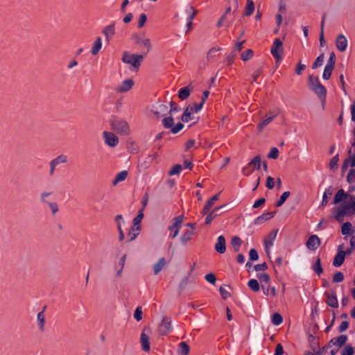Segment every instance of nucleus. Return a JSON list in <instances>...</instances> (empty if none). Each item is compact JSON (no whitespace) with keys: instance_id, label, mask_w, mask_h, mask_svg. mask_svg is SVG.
<instances>
[{"instance_id":"nucleus-12","label":"nucleus","mask_w":355,"mask_h":355,"mask_svg":"<svg viewBox=\"0 0 355 355\" xmlns=\"http://www.w3.org/2000/svg\"><path fill=\"white\" fill-rule=\"evenodd\" d=\"M105 143L110 147L114 148L119 144L118 137L112 132L105 131L103 132Z\"/></svg>"},{"instance_id":"nucleus-5","label":"nucleus","mask_w":355,"mask_h":355,"mask_svg":"<svg viewBox=\"0 0 355 355\" xmlns=\"http://www.w3.org/2000/svg\"><path fill=\"white\" fill-rule=\"evenodd\" d=\"M112 129L118 134L122 135H128L130 132L128 123L123 119H113L110 121Z\"/></svg>"},{"instance_id":"nucleus-8","label":"nucleus","mask_w":355,"mask_h":355,"mask_svg":"<svg viewBox=\"0 0 355 355\" xmlns=\"http://www.w3.org/2000/svg\"><path fill=\"white\" fill-rule=\"evenodd\" d=\"M183 218L182 215L174 218L173 224L168 227V230L172 232L169 236L171 238L174 239L178 235Z\"/></svg>"},{"instance_id":"nucleus-3","label":"nucleus","mask_w":355,"mask_h":355,"mask_svg":"<svg viewBox=\"0 0 355 355\" xmlns=\"http://www.w3.org/2000/svg\"><path fill=\"white\" fill-rule=\"evenodd\" d=\"M144 59V55L130 53L127 51L123 53L122 62L130 65L132 68L137 71L141 65V62Z\"/></svg>"},{"instance_id":"nucleus-11","label":"nucleus","mask_w":355,"mask_h":355,"mask_svg":"<svg viewBox=\"0 0 355 355\" xmlns=\"http://www.w3.org/2000/svg\"><path fill=\"white\" fill-rule=\"evenodd\" d=\"M151 112L157 118L164 116L168 112V107L166 105L156 103L153 105Z\"/></svg>"},{"instance_id":"nucleus-28","label":"nucleus","mask_w":355,"mask_h":355,"mask_svg":"<svg viewBox=\"0 0 355 355\" xmlns=\"http://www.w3.org/2000/svg\"><path fill=\"white\" fill-rule=\"evenodd\" d=\"M219 194H216L211 198H210L206 203L204 209H203V214H206L209 212L211 208L213 207L214 203L218 200Z\"/></svg>"},{"instance_id":"nucleus-61","label":"nucleus","mask_w":355,"mask_h":355,"mask_svg":"<svg viewBox=\"0 0 355 355\" xmlns=\"http://www.w3.org/2000/svg\"><path fill=\"white\" fill-rule=\"evenodd\" d=\"M249 257L251 261H257L259 259L257 251L255 249H251L249 252Z\"/></svg>"},{"instance_id":"nucleus-63","label":"nucleus","mask_w":355,"mask_h":355,"mask_svg":"<svg viewBox=\"0 0 355 355\" xmlns=\"http://www.w3.org/2000/svg\"><path fill=\"white\" fill-rule=\"evenodd\" d=\"M266 186L269 189H273L274 187H275L274 178L270 177V176H268L267 178V180H266Z\"/></svg>"},{"instance_id":"nucleus-59","label":"nucleus","mask_w":355,"mask_h":355,"mask_svg":"<svg viewBox=\"0 0 355 355\" xmlns=\"http://www.w3.org/2000/svg\"><path fill=\"white\" fill-rule=\"evenodd\" d=\"M147 20V17L145 14H141L139 15V21H138V28H142L146 24Z\"/></svg>"},{"instance_id":"nucleus-19","label":"nucleus","mask_w":355,"mask_h":355,"mask_svg":"<svg viewBox=\"0 0 355 355\" xmlns=\"http://www.w3.org/2000/svg\"><path fill=\"white\" fill-rule=\"evenodd\" d=\"M277 230L271 232L264 239V245L266 252L268 254V249L272 246L273 241L275 239L277 234Z\"/></svg>"},{"instance_id":"nucleus-57","label":"nucleus","mask_w":355,"mask_h":355,"mask_svg":"<svg viewBox=\"0 0 355 355\" xmlns=\"http://www.w3.org/2000/svg\"><path fill=\"white\" fill-rule=\"evenodd\" d=\"M355 180V169H350L347 176V181L349 183H352Z\"/></svg>"},{"instance_id":"nucleus-29","label":"nucleus","mask_w":355,"mask_h":355,"mask_svg":"<svg viewBox=\"0 0 355 355\" xmlns=\"http://www.w3.org/2000/svg\"><path fill=\"white\" fill-rule=\"evenodd\" d=\"M194 234L195 232L194 230H193V229L186 230L180 237V240L182 244L186 245L187 242L191 240V237L193 236V235H194Z\"/></svg>"},{"instance_id":"nucleus-30","label":"nucleus","mask_w":355,"mask_h":355,"mask_svg":"<svg viewBox=\"0 0 355 355\" xmlns=\"http://www.w3.org/2000/svg\"><path fill=\"white\" fill-rule=\"evenodd\" d=\"M334 188L332 187H329L327 189L322 196V200L321 202L322 207H325L328 203V198L333 194Z\"/></svg>"},{"instance_id":"nucleus-32","label":"nucleus","mask_w":355,"mask_h":355,"mask_svg":"<svg viewBox=\"0 0 355 355\" xmlns=\"http://www.w3.org/2000/svg\"><path fill=\"white\" fill-rule=\"evenodd\" d=\"M189 346L186 342H181L179 344L178 353L180 355H189Z\"/></svg>"},{"instance_id":"nucleus-46","label":"nucleus","mask_w":355,"mask_h":355,"mask_svg":"<svg viewBox=\"0 0 355 355\" xmlns=\"http://www.w3.org/2000/svg\"><path fill=\"white\" fill-rule=\"evenodd\" d=\"M291 193L289 191L284 192L280 196L279 200L277 202L276 206L281 207L290 196Z\"/></svg>"},{"instance_id":"nucleus-64","label":"nucleus","mask_w":355,"mask_h":355,"mask_svg":"<svg viewBox=\"0 0 355 355\" xmlns=\"http://www.w3.org/2000/svg\"><path fill=\"white\" fill-rule=\"evenodd\" d=\"M220 293L224 300H226L230 296V293L223 287L220 286L219 288Z\"/></svg>"},{"instance_id":"nucleus-43","label":"nucleus","mask_w":355,"mask_h":355,"mask_svg":"<svg viewBox=\"0 0 355 355\" xmlns=\"http://www.w3.org/2000/svg\"><path fill=\"white\" fill-rule=\"evenodd\" d=\"M313 270L320 275L323 272V268L321 265L320 259L317 257L315 264L313 266Z\"/></svg>"},{"instance_id":"nucleus-1","label":"nucleus","mask_w":355,"mask_h":355,"mask_svg":"<svg viewBox=\"0 0 355 355\" xmlns=\"http://www.w3.org/2000/svg\"><path fill=\"white\" fill-rule=\"evenodd\" d=\"M336 220L341 223L345 216H351L355 213V196H350L347 202L341 203L334 211Z\"/></svg>"},{"instance_id":"nucleus-60","label":"nucleus","mask_w":355,"mask_h":355,"mask_svg":"<svg viewBox=\"0 0 355 355\" xmlns=\"http://www.w3.org/2000/svg\"><path fill=\"white\" fill-rule=\"evenodd\" d=\"M335 62H336V56H335L334 53L331 52L330 54V56L329 58V60L327 61V64L326 65L334 68Z\"/></svg>"},{"instance_id":"nucleus-56","label":"nucleus","mask_w":355,"mask_h":355,"mask_svg":"<svg viewBox=\"0 0 355 355\" xmlns=\"http://www.w3.org/2000/svg\"><path fill=\"white\" fill-rule=\"evenodd\" d=\"M182 169V166L180 164L175 165L173 168L168 172L169 175H174L178 174Z\"/></svg>"},{"instance_id":"nucleus-10","label":"nucleus","mask_w":355,"mask_h":355,"mask_svg":"<svg viewBox=\"0 0 355 355\" xmlns=\"http://www.w3.org/2000/svg\"><path fill=\"white\" fill-rule=\"evenodd\" d=\"M132 38L137 44L142 46L146 49V53H145V55H146L147 53H148L150 51L152 45L150 39L142 38L137 34H134L132 36Z\"/></svg>"},{"instance_id":"nucleus-7","label":"nucleus","mask_w":355,"mask_h":355,"mask_svg":"<svg viewBox=\"0 0 355 355\" xmlns=\"http://www.w3.org/2000/svg\"><path fill=\"white\" fill-rule=\"evenodd\" d=\"M270 53L275 58L277 63H278L282 60L283 53V44L279 38H276L274 40L272 46L270 49Z\"/></svg>"},{"instance_id":"nucleus-44","label":"nucleus","mask_w":355,"mask_h":355,"mask_svg":"<svg viewBox=\"0 0 355 355\" xmlns=\"http://www.w3.org/2000/svg\"><path fill=\"white\" fill-rule=\"evenodd\" d=\"M282 322H283V318L279 313H275L272 315V322L273 324L277 326V325H279L280 324H282Z\"/></svg>"},{"instance_id":"nucleus-40","label":"nucleus","mask_w":355,"mask_h":355,"mask_svg":"<svg viewBox=\"0 0 355 355\" xmlns=\"http://www.w3.org/2000/svg\"><path fill=\"white\" fill-rule=\"evenodd\" d=\"M248 286L254 292H258L260 290L259 284L255 279H250L248 283Z\"/></svg>"},{"instance_id":"nucleus-15","label":"nucleus","mask_w":355,"mask_h":355,"mask_svg":"<svg viewBox=\"0 0 355 355\" xmlns=\"http://www.w3.org/2000/svg\"><path fill=\"white\" fill-rule=\"evenodd\" d=\"M320 245V240L317 235H311L306 243V246L311 250H315Z\"/></svg>"},{"instance_id":"nucleus-36","label":"nucleus","mask_w":355,"mask_h":355,"mask_svg":"<svg viewBox=\"0 0 355 355\" xmlns=\"http://www.w3.org/2000/svg\"><path fill=\"white\" fill-rule=\"evenodd\" d=\"M190 93L191 89L189 88V87H182L179 90L178 97L181 100H185L189 96Z\"/></svg>"},{"instance_id":"nucleus-51","label":"nucleus","mask_w":355,"mask_h":355,"mask_svg":"<svg viewBox=\"0 0 355 355\" xmlns=\"http://www.w3.org/2000/svg\"><path fill=\"white\" fill-rule=\"evenodd\" d=\"M338 160H339L338 154L336 155L334 157H333L331 159V160L329 162V167L331 170L337 168Z\"/></svg>"},{"instance_id":"nucleus-20","label":"nucleus","mask_w":355,"mask_h":355,"mask_svg":"<svg viewBox=\"0 0 355 355\" xmlns=\"http://www.w3.org/2000/svg\"><path fill=\"white\" fill-rule=\"evenodd\" d=\"M225 205L217 207L214 208L206 217L205 223L210 224L211 221L216 218L218 216L221 214L220 210L225 207Z\"/></svg>"},{"instance_id":"nucleus-37","label":"nucleus","mask_w":355,"mask_h":355,"mask_svg":"<svg viewBox=\"0 0 355 355\" xmlns=\"http://www.w3.org/2000/svg\"><path fill=\"white\" fill-rule=\"evenodd\" d=\"M272 120V116H266V118L257 125V130L261 132Z\"/></svg>"},{"instance_id":"nucleus-45","label":"nucleus","mask_w":355,"mask_h":355,"mask_svg":"<svg viewBox=\"0 0 355 355\" xmlns=\"http://www.w3.org/2000/svg\"><path fill=\"white\" fill-rule=\"evenodd\" d=\"M334 68L326 65L323 71L322 78L324 80H329L331 78L332 71Z\"/></svg>"},{"instance_id":"nucleus-54","label":"nucleus","mask_w":355,"mask_h":355,"mask_svg":"<svg viewBox=\"0 0 355 355\" xmlns=\"http://www.w3.org/2000/svg\"><path fill=\"white\" fill-rule=\"evenodd\" d=\"M51 161H53L56 165H58L61 163H66L67 162V159L66 156L61 155L52 159Z\"/></svg>"},{"instance_id":"nucleus-16","label":"nucleus","mask_w":355,"mask_h":355,"mask_svg":"<svg viewBox=\"0 0 355 355\" xmlns=\"http://www.w3.org/2000/svg\"><path fill=\"white\" fill-rule=\"evenodd\" d=\"M336 45L340 51H345L347 47V40L346 37L343 34L338 35L336 38Z\"/></svg>"},{"instance_id":"nucleus-6","label":"nucleus","mask_w":355,"mask_h":355,"mask_svg":"<svg viewBox=\"0 0 355 355\" xmlns=\"http://www.w3.org/2000/svg\"><path fill=\"white\" fill-rule=\"evenodd\" d=\"M261 166V157L260 155L255 156L248 164L242 168V173L245 175H249L253 170L260 169Z\"/></svg>"},{"instance_id":"nucleus-9","label":"nucleus","mask_w":355,"mask_h":355,"mask_svg":"<svg viewBox=\"0 0 355 355\" xmlns=\"http://www.w3.org/2000/svg\"><path fill=\"white\" fill-rule=\"evenodd\" d=\"M172 330L171 320L168 317H163L158 327V332L161 336L167 335Z\"/></svg>"},{"instance_id":"nucleus-53","label":"nucleus","mask_w":355,"mask_h":355,"mask_svg":"<svg viewBox=\"0 0 355 355\" xmlns=\"http://www.w3.org/2000/svg\"><path fill=\"white\" fill-rule=\"evenodd\" d=\"M279 156V150L276 147H272L270 149V153L268 155V157L270 159H277Z\"/></svg>"},{"instance_id":"nucleus-4","label":"nucleus","mask_w":355,"mask_h":355,"mask_svg":"<svg viewBox=\"0 0 355 355\" xmlns=\"http://www.w3.org/2000/svg\"><path fill=\"white\" fill-rule=\"evenodd\" d=\"M349 243H350V244H352V249H347L346 251L343 250V245H340L338 246V252L337 254L335 256L334 261H333V265L335 267L340 266L345 261V256L347 254H351L352 252V251L354 250V248H355V236H353L350 239Z\"/></svg>"},{"instance_id":"nucleus-24","label":"nucleus","mask_w":355,"mask_h":355,"mask_svg":"<svg viewBox=\"0 0 355 355\" xmlns=\"http://www.w3.org/2000/svg\"><path fill=\"white\" fill-rule=\"evenodd\" d=\"M276 211L274 212H267L264 213L262 215L259 216L255 219L254 223L255 224H261L263 222L272 218L274 217Z\"/></svg>"},{"instance_id":"nucleus-52","label":"nucleus","mask_w":355,"mask_h":355,"mask_svg":"<svg viewBox=\"0 0 355 355\" xmlns=\"http://www.w3.org/2000/svg\"><path fill=\"white\" fill-rule=\"evenodd\" d=\"M344 279V275L341 272H337L334 275L333 282L334 283H339L343 282Z\"/></svg>"},{"instance_id":"nucleus-48","label":"nucleus","mask_w":355,"mask_h":355,"mask_svg":"<svg viewBox=\"0 0 355 355\" xmlns=\"http://www.w3.org/2000/svg\"><path fill=\"white\" fill-rule=\"evenodd\" d=\"M253 51L252 49H247L241 54V59L243 61H247L251 59L253 56Z\"/></svg>"},{"instance_id":"nucleus-35","label":"nucleus","mask_w":355,"mask_h":355,"mask_svg":"<svg viewBox=\"0 0 355 355\" xmlns=\"http://www.w3.org/2000/svg\"><path fill=\"white\" fill-rule=\"evenodd\" d=\"M128 176V171H122L120 173H119L115 179L112 182L113 185H116L119 182L123 181L126 179Z\"/></svg>"},{"instance_id":"nucleus-27","label":"nucleus","mask_w":355,"mask_h":355,"mask_svg":"<svg viewBox=\"0 0 355 355\" xmlns=\"http://www.w3.org/2000/svg\"><path fill=\"white\" fill-rule=\"evenodd\" d=\"M141 344L142 349L144 352H148L150 350L149 337L144 332L141 334Z\"/></svg>"},{"instance_id":"nucleus-41","label":"nucleus","mask_w":355,"mask_h":355,"mask_svg":"<svg viewBox=\"0 0 355 355\" xmlns=\"http://www.w3.org/2000/svg\"><path fill=\"white\" fill-rule=\"evenodd\" d=\"M140 231V227H133L131 231L129 232L128 236L129 237L128 241H132L137 238Z\"/></svg>"},{"instance_id":"nucleus-18","label":"nucleus","mask_w":355,"mask_h":355,"mask_svg":"<svg viewBox=\"0 0 355 355\" xmlns=\"http://www.w3.org/2000/svg\"><path fill=\"white\" fill-rule=\"evenodd\" d=\"M134 85V81L132 79H127L122 82L116 89L119 93H125L130 90Z\"/></svg>"},{"instance_id":"nucleus-22","label":"nucleus","mask_w":355,"mask_h":355,"mask_svg":"<svg viewBox=\"0 0 355 355\" xmlns=\"http://www.w3.org/2000/svg\"><path fill=\"white\" fill-rule=\"evenodd\" d=\"M355 232L350 222H345L341 227V233L343 235L347 236L354 234Z\"/></svg>"},{"instance_id":"nucleus-23","label":"nucleus","mask_w":355,"mask_h":355,"mask_svg":"<svg viewBox=\"0 0 355 355\" xmlns=\"http://www.w3.org/2000/svg\"><path fill=\"white\" fill-rule=\"evenodd\" d=\"M168 264L165 258L162 257L159 259L157 263L153 266L154 274L157 275L165 266Z\"/></svg>"},{"instance_id":"nucleus-49","label":"nucleus","mask_w":355,"mask_h":355,"mask_svg":"<svg viewBox=\"0 0 355 355\" xmlns=\"http://www.w3.org/2000/svg\"><path fill=\"white\" fill-rule=\"evenodd\" d=\"M144 208L139 210L138 215L134 218L133 223L135 227H138L141 220L144 218L143 214Z\"/></svg>"},{"instance_id":"nucleus-47","label":"nucleus","mask_w":355,"mask_h":355,"mask_svg":"<svg viewBox=\"0 0 355 355\" xmlns=\"http://www.w3.org/2000/svg\"><path fill=\"white\" fill-rule=\"evenodd\" d=\"M323 62H324V54L322 53L315 60L314 63L312 65V69H317V68L321 67L323 64Z\"/></svg>"},{"instance_id":"nucleus-25","label":"nucleus","mask_w":355,"mask_h":355,"mask_svg":"<svg viewBox=\"0 0 355 355\" xmlns=\"http://www.w3.org/2000/svg\"><path fill=\"white\" fill-rule=\"evenodd\" d=\"M327 304L331 307L337 308L338 306V302L335 293L327 294Z\"/></svg>"},{"instance_id":"nucleus-38","label":"nucleus","mask_w":355,"mask_h":355,"mask_svg":"<svg viewBox=\"0 0 355 355\" xmlns=\"http://www.w3.org/2000/svg\"><path fill=\"white\" fill-rule=\"evenodd\" d=\"M254 10V5L252 0H247V4L245 8V15L250 16Z\"/></svg>"},{"instance_id":"nucleus-50","label":"nucleus","mask_w":355,"mask_h":355,"mask_svg":"<svg viewBox=\"0 0 355 355\" xmlns=\"http://www.w3.org/2000/svg\"><path fill=\"white\" fill-rule=\"evenodd\" d=\"M134 318L137 321H140L143 318V311L141 306H138L134 313Z\"/></svg>"},{"instance_id":"nucleus-26","label":"nucleus","mask_w":355,"mask_h":355,"mask_svg":"<svg viewBox=\"0 0 355 355\" xmlns=\"http://www.w3.org/2000/svg\"><path fill=\"white\" fill-rule=\"evenodd\" d=\"M194 110V107L191 106H188L186 110H184L182 116V121L183 122H188L191 120H192L193 118L191 116V114Z\"/></svg>"},{"instance_id":"nucleus-33","label":"nucleus","mask_w":355,"mask_h":355,"mask_svg":"<svg viewBox=\"0 0 355 355\" xmlns=\"http://www.w3.org/2000/svg\"><path fill=\"white\" fill-rule=\"evenodd\" d=\"M103 33L105 35L106 39L107 40H109L110 38L111 37H112L114 35V33H115L114 24H110V25L106 26L103 30Z\"/></svg>"},{"instance_id":"nucleus-17","label":"nucleus","mask_w":355,"mask_h":355,"mask_svg":"<svg viewBox=\"0 0 355 355\" xmlns=\"http://www.w3.org/2000/svg\"><path fill=\"white\" fill-rule=\"evenodd\" d=\"M350 196H354L349 194L348 193H346L343 189H341L338 190V191L334 196L333 203L334 205L339 204L340 202H343L345 199L349 200Z\"/></svg>"},{"instance_id":"nucleus-2","label":"nucleus","mask_w":355,"mask_h":355,"mask_svg":"<svg viewBox=\"0 0 355 355\" xmlns=\"http://www.w3.org/2000/svg\"><path fill=\"white\" fill-rule=\"evenodd\" d=\"M309 86L321 101H324L325 100L327 91L325 87L320 83L318 77L310 75L309 76Z\"/></svg>"},{"instance_id":"nucleus-55","label":"nucleus","mask_w":355,"mask_h":355,"mask_svg":"<svg viewBox=\"0 0 355 355\" xmlns=\"http://www.w3.org/2000/svg\"><path fill=\"white\" fill-rule=\"evenodd\" d=\"M354 353V348L350 346H346L342 351V355H353Z\"/></svg>"},{"instance_id":"nucleus-39","label":"nucleus","mask_w":355,"mask_h":355,"mask_svg":"<svg viewBox=\"0 0 355 355\" xmlns=\"http://www.w3.org/2000/svg\"><path fill=\"white\" fill-rule=\"evenodd\" d=\"M162 123L165 128L171 129L174 125V120L172 116L164 117L162 119Z\"/></svg>"},{"instance_id":"nucleus-31","label":"nucleus","mask_w":355,"mask_h":355,"mask_svg":"<svg viewBox=\"0 0 355 355\" xmlns=\"http://www.w3.org/2000/svg\"><path fill=\"white\" fill-rule=\"evenodd\" d=\"M102 48V41L100 37H98L95 40L93 46L91 50V53L92 55H96L98 53L100 50Z\"/></svg>"},{"instance_id":"nucleus-34","label":"nucleus","mask_w":355,"mask_h":355,"mask_svg":"<svg viewBox=\"0 0 355 355\" xmlns=\"http://www.w3.org/2000/svg\"><path fill=\"white\" fill-rule=\"evenodd\" d=\"M37 321L38 322L39 329L41 331H44L45 324V316L44 311H40L37 313Z\"/></svg>"},{"instance_id":"nucleus-14","label":"nucleus","mask_w":355,"mask_h":355,"mask_svg":"<svg viewBox=\"0 0 355 355\" xmlns=\"http://www.w3.org/2000/svg\"><path fill=\"white\" fill-rule=\"evenodd\" d=\"M347 338V336L345 334L334 338L329 341L328 347H331L332 345H336L339 349L346 343Z\"/></svg>"},{"instance_id":"nucleus-58","label":"nucleus","mask_w":355,"mask_h":355,"mask_svg":"<svg viewBox=\"0 0 355 355\" xmlns=\"http://www.w3.org/2000/svg\"><path fill=\"white\" fill-rule=\"evenodd\" d=\"M205 279L211 284H215L216 277L214 273H208L205 277Z\"/></svg>"},{"instance_id":"nucleus-42","label":"nucleus","mask_w":355,"mask_h":355,"mask_svg":"<svg viewBox=\"0 0 355 355\" xmlns=\"http://www.w3.org/2000/svg\"><path fill=\"white\" fill-rule=\"evenodd\" d=\"M231 244L234 248V251L238 252L241 244V240L239 237L234 236L232 238Z\"/></svg>"},{"instance_id":"nucleus-21","label":"nucleus","mask_w":355,"mask_h":355,"mask_svg":"<svg viewBox=\"0 0 355 355\" xmlns=\"http://www.w3.org/2000/svg\"><path fill=\"white\" fill-rule=\"evenodd\" d=\"M215 250L220 254H223L226 251L225 239L223 236H219L215 245Z\"/></svg>"},{"instance_id":"nucleus-13","label":"nucleus","mask_w":355,"mask_h":355,"mask_svg":"<svg viewBox=\"0 0 355 355\" xmlns=\"http://www.w3.org/2000/svg\"><path fill=\"white\" fill-rule=\"evenodd\" d=\"M258 279L261 282V288L263 290V293L266 295H269V283H270V276L266 273H261L258 275Z\"/></svg>"},{"instance_id":"nucleus-62","label":"nucleus","mask_w":355,"mask_h":355,"mask_svg":"<svg viewBox=\"0 0 355 355\" xmlns=\"http://www.w3.org/2000/svg\"><path fill=\"white\" fill-rule=\"evenodd\" d=\"M184 128V125L181 123H177L175 125H173V128L171 129V131L173 134H177Z\"/></svg>"}]
</instances>
